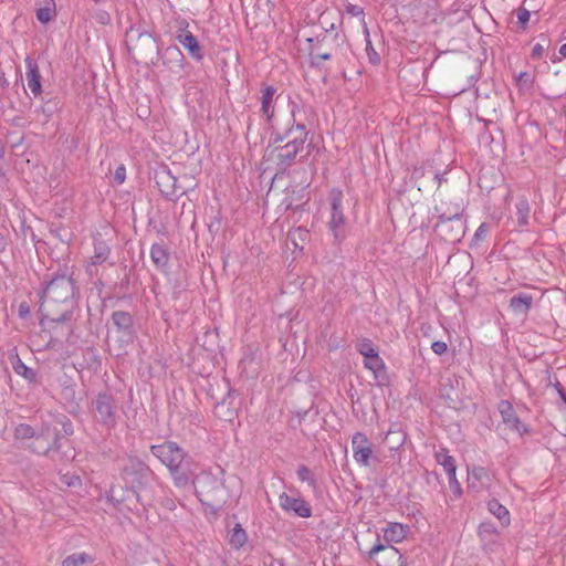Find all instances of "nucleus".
Masks as SVG:
<instances>
[{
    "label": "nucleus",
    "mask_w": 566,
    "mask_h": 566,
    "mask_svg": "<svg viewBox=\"0 0 566 566\" xmlns=\"http://www.w3.org/2000/svg\"><path fill=\"white\" fill-rule=\"evenodd\" d=\"M15 437L18 439H29V438L35 437L36 440H39L41 438H45L48 440V444L44 449L45 452L60 449V444H59L60 437H59V432L56 430H54L53 433L51 434L48 429L45 432L42 431L41 433L35 436V432L30 424L21 423L15 428Z\"/></svg>",
    "instance_id": "nucleus-10"
},
{
    "label": "nucleus",
    "mask_w": 566,
    "mask_h": 566,
    "mask_svg": "<svg viewBox=\"0 0 566 566\" xmlns=\"http://www.w3.org/2000/svg\"><path fill=\"white\" fill-rule=\"evenodd\" d=\"M150 256L159 269H164L168 264L169 256L167 250H150Z\"/></svg>",
    "instance_id": "nucleus-35"
},
{
    "label": "nucleus",
    "mask_w": 566,
    "mask_h": 566,
    "mask_svg": "<svg viewBox=\"0 0 566 566\" xmlns=\"http://www.w3.org/2000/svg\"><path fill=\"white\" fill-rule=\"evenodd\" d=\"M431 349L437 355H443L448 350V345L446 342L436 340L431 344Z\"/></svg>",
    "instance_id": "nucleus-41"
},
{
    "label": "nucleus",
    "mask_w": 566,
    "mask_h": 566,
    "mask_svg": "<svg viewBox=\"0 0 566 566\" xmlns=\"http://www.w3.org/2000/svg\"><path fill=\"white\" fill-rule=\"evenodd\" d=\"M276 94V88L272 85H266L261 90V113L265 117L268 123H271L274 117V95Z\"/></svg>",
    "instance_id": "nucleus-16"
},
{
    "label": "nucleus",
    "mask_w": 566,
    "mask_h": 566,
    "mask_svg": "<svg viewBox=\"0 0 566 566\" xmlns=\"http://www.w3.org/2000/svg\"><path fill=\"white\" fill-rule=\"evenodd\" d=\"M447 476H448L449 485H450V489L452 490V492L457 495H461L462 490H461V485L457 479L455 473L453 474V478H452V475H447Z\"/></svg>",
    "instance_id": "nucleus-42"
},
{
    "label": "nucleus",
    "mask_w": 566,
    "mask_h": 566,
    "mask_svg": "<svg viewBox=\"0 0 566 566\" xmlns=\"http://www.w3.org/2000/svg\"><path fill=\"white\" fill-rule=\"evenodd\" d=\"M64 319H65V316L63 315V316H61V317H57L55 321H56V322H62V321H64Z\"/></svg>",
    "instance_id": "nucleus-61"
},
{
    "label": "nucleus",
    "mask_w": 566,
    "mask_h": 566,
    "mask_svg": "<svg viewBox=\"0 0 566 566\" xmlns=\"http://www.w3.org/2000/svg\"><path fill=\"white\" fill-rule=\"evenodd\" d=\"M559 54L562 56H566V43H564L560 48H559Z\"/></svg>",
    "instance_id": "nucleus-58"
},
{
    "label": "nucleus",
    "mask_w": 566,
    "mask_h": 566,
    "mask_svg": "<svg viewBox=\"0 0 566 566\" xmlns=\"http://www.w3.org/2000/svg\"><path fill=\"white\" fill-rule=\"evenodd\" d=\"M163 62L169 69H184L185 56L181 50L172 44L165 49L161 55Z\"/></svg>",
    "instance_id": "nucleus-18"
},
{
    "label": "nucleus",
    "mask_w": 566,
    "mask_h": 566,
    "mask_svg": "<svg viewBox=\"0 0 566 566\" xmlns=\"http://www.w3.org/2000/svg\"><path fill=\"white\" fill-rule=\"evenodd\" d=\"M343 198L342 190L333 188L329 191L331 219L328 221V229L334 237V244L343 243L348 234V226L343 212Z\"/></svg>",
    "instance_id": "nucleus-4"
},
{
    "label": "nucleus",
    "mask_w": 566,
    "mask_h": 566,
    "mask_svg": "<svg viewBox=\"0 0 566 566\" xmlns=\"http://www.w3.org/2000/svg\"><path fill=\"white\" fill-rule=\"evenodd\" d=\"M296 474L300 481L306 482L312 488L316 486V480L314 478V474L307 467H298Z\"/></svg>",
    "instance_id": "nucleus-34"
},
{
    "label": "nucleus",
    "mask_w": 566,
    "mask_h": 566,
    "mask_svg": "<svg viewBox=\"0 0 566 566\" xmlns=\"http://www.w3.org/2000/svg\"><path fill=\"white\" fill-rule=\"evenodd\" d=\"M352 450L355 462L360 467H368L373 457V446L363 432H355L352 437Z\"/></svg>",
    "instance_id": "nucleus-8"
},
{
    "label": "nucleus",
    "mask_w": 566,
    "mask_h": 566,
    "mask_svg": "<svg viewBox=\"0 0 566 566\" xmlns=\"http://www.w3.org/2000/svg\"><path fill=\"white\" fill-rule=\"evenodd\" d=\"M113 323L122 331H129L133 326V316L123 311H116L112 315Z\"/></svg>",
    "instance_id": "nucleus-25"
},
{
    "label": "nucleus",
    "mask_w": 566,
    "mask_h": 566,
    "mask_svg": "<svg viewBox=\"0 0 566 566\" xmlns=\"http://www.w3.org/2000/svg\"><path fill=\"white\" fill-rule=\"evenodd\" d=\"M426 175V170L421 167H416L413 170H412V174H411V179H413L415 181L419 180L420 178L424 177Z\"/></svg>",
    "instance_id": "nucleus-48"
},
{
    "label": "nucleus",
    "mask_w": 566,
    "mask_h": 566,
    "mask_svg": "<svg viewBox=\"0 0 566 566\" xmlns=\"http://www.w3.org/2000/svg\"><path fill=\"white\" fill-rule=\"evenodd\" d=\"M544 51H545V46L541 43H536L532 49L531 59L539 60L543 56Z\"/></svg>",
    "instance_id": "nucleus-44"
},
{
    "label": "nucleus",
    "mask_w": 566,
    "mask_h": 566,
    "mask_svg": "<svg viewBox=\"0 0 566 566\" xmlns=\"http://www.w3.org/2000/svg\"><path fill=\"white\" fill-rule=\"evenodd\" d=\"M499 411L501 413L503 422L511 430L517 432L520 436H523L528 432L527 426H525L516 416L513 406L509 401H501L499 405Z\"/></svg>",
    "instance_id": "nucleus-12"
},
{
    "label": "nucleus",
    "mask_w": 566,
    "mask_h": 566,
    "mask_svg": "<svg viewBox=\"0 0 566 566\" xmlns=\"http://www.w3.org/2000/svg\"><path fill=\"white\" fill-rule=\"evenodd\" d=\"M530 17H531V13L527 9L525 8H520L517 10V22L521 27V29L525 30L526 28V24L530 20Z\"/></svg>",
    "instance_id": "nucleus-39"
},
{
    "label": "nucleus",
    "mask_w": 566,
    "mask_h": 566,
    "mask_svg": "<svg viewBox=\"0 0 566 566\" xmlns=\"http://www.w3.org/2000/svg\"><path fill=\"white\" fill-rule=\"evenodd\" d=\"M50 104H51V102H50V101H48V102H46V103H44V104H43V106H42V112H43L44 114H46L48 116H51V115L53 114L54 108H55V106H56V103H54V106H51Z\"/></svg>",
    "instance_id": "nucleus-49"
},
{
    "label": "nucleus",
    "mask_w": 566,
    "mask_h": 566,
    "mask_svg": "<svg viewBox=\"0 0 566 566\" xmlns=\"http://www.w3.org/2000/svg\"><path fill=\"white\" fill-rule=\"evenodd\" d=\"M156 184L161 195L170 200L177 198V178L174 177L170 170L164 168L155 175Z\"/></svg>",
    "instance_id": "nucleus-13"
},
{
    "label": "nucleus",
    "mask_w": 566,
    "mask_h": 566,
    "mask_svg": "<svg viewBox=\"0 0 566 566\" xmlns=\"http://www.w3.org/2000/svg\"><path fill=\"white\" fill-rule=\"evenodd\" d=\"M106 500L111 502L114 505H118L119 501L114 497V489L111 488L109 491L106 493Z\"/></svg>",
    "instance_id": "nucleus-50"
},
{
    "label": "nucleus",
    "mask_w": 566,
    "mask_h": 566,
    "mask_svg": "<svg viewBox=\"0 0 566 566\" xmlns=\"http://www.w3.org/2000/svg\"><path fill=\"white\" fill-rule=\"evenodd\" d=\"M139 471L145 475H154V472L143 462L139 463Z\"/></svg>",
    "instance_id": "nucleus-51"
},
{
    "label": "nucleus",
    "mask_w": 566,
    "mask_h": 566,
    "mask_svg": "<svg viewBox=\"0 0 566 566\" xmlns=\"http://www.w3.org/2000/svg\"><path fill=\"white\" fill-rule=\"evenodd\" d=\"M64 483H66L69 486H75L80 483V479L77 476H72L69 480H64Z\"/></svg>",
    "instance_id": "nucleus-53"
},
{
    "label": "nucleus",
    "mask_w": 566,
    "mask_h": 566,
    "mask_svg": "<svg viewBox=\"0 0 566 566\" xmlns=\"http://www.w3.org/2000/svg\"><path fill=\"white\" fill-rule=\"evenodd\" d=\"M534 78L527 72H521L516 76V85L522 92H530L533 88Z\"/></svg>",
    "instance_id": "nucleus-33"
},
{
    "label": "nucleus",
    "mask_w": 566,
    "mask_h": 566,
    "mask_svg": "<svg viewBox=\"0 0 566 566\" xmlns=\"http://www.w3.org/2000/svg\"><path fill=\"white\" fill-rule=\"evenodd\" d=\"M269 124H270V127H272L271 132H272L273 129H275V128H276V127H273L272 122H271V123H269Z\"/></svg>",
    "instance_id": "nucleus-63"
},
{
    "label": "nucleus",
    "mask_w": 566,
    "mask_h": 566,
    "mask_svg": "<svg viewBox=\"0 0 566 566\" xmlns=\"http://www.w3.org/2000/svg\"><path fill=\"white\" fill-rule=\"evenodd\" d=\"M338 34H332L327 29L314 38H308V52H321L328 50L331 46H337Z\"/></svg>",
    "instance_id": "nucleus-15"
},
{
    "label": "nucleus",
    "mask_w": 566,
    "mask_h": 566,
    "mask_svg": "<svg viewBox=\"0 0 566 566\" xmlns=\"http://www.w3.org/2000/svg\"><path fill=\"white\" fill-rule=\"evenodd\" d=\"M436 210L439 213V220H455L461 219L463 206L461 202L441 201V203L436 207Z\"/></svg>",
    "instance_id": "nucleus-19"
},
{
    "label": "nucleus",
    "mask_w": 566,
    "mask_h": 566,
    "mask_svg": "<svg viewBox=\"0 0 566 566\" xmlns=\"http://www.w3.org/2000/svg\"><path fill=\"white\" fill-rule=\"evenodd\" d=\"M289 108L290 119L286 126L275 128L270 134L269 147L275 146L270 155L274 158L277 174H285L296 164L308 136V130L301 118L302 113H305V105L290 101Z\"/></svg>",
    "instance_id": "nucleus-1"
},
{
    "label": "nucleus",
    "mask_w": 566,
    "mask_h": 566,
    "mask_svg": "<svg viewBox=\"0 0 566 566\" xmlns=\"http://www.w3.org/2000/svg\"><path fill=\"white\" fill-rule=\"evenodd\" d=\"M310 237V232L303 228H297L289 232L287 238L294 245V248H303L298 243L301 241L302 243H305L307 238Z\"/></svg>",
    "instance_id": "nucleus-30"
},
{
    "label": "nucleus",
    "mask_w": 566,
    "mask_h": 566,
    "mask_svg": "<svg viewBox=\"0 0 566 566\" xmlns=\"http://www.w3.org/2000/svg\"><path fill=\"white\" fill-rule=\"evenodd\" d=\"M96 20L101 24H108L111 22V17L106 11H99L96 13Z\"/></svg>",
    "instance_id": "nucleus-46"
},
{
    "label": "nucleus",
    "mask_w": 566,
    "mask_h": 566,
    "mask_svg": "<svg viewBox=\"0 0 566 566\" xmlns=\"http://www.w3.org/2000/svg\"><path fill=\"white\" fill-rule=\"evenodd\" d=\"M96 419L108 429L117 423V416L114 407V399L111 395L99 392L94 400Z\"/></svg>",
    "instance_id": "nucleus-7"
},
{
    "label": "nucleus",
    "mask_w": 566,
    "mask_h": 566,
    "mask_svg": "<svg viewBox=\"0 0 566 566\" xmlns=\"http://www.w3.org/2000/svg\"><path fill=\"white\" fill-rule=\"evenodd\" d=\"M364 366L370 370L376 378H378L386 370V365L379 353L374 354L367 358H364Z\"/></svg>",
    "instance_id": "nucleus-24"
},
{
    "label": "nucleus",
    "mask_w": 566,
    "mask_h": 566,
    "mask_svg": "<svg viewBox=\"0 0 566 566\" xmlns=\"http://www.w3.org/2000/svg\"><path fill=\"white\" fill-rule=\"evenodd\" d=\"M13 369H14L15 374H18L19 376H22L30 382L35 381V379H36V373L32 368L28 367L21 359H18L13 364Z\"/></svg>",
    "instance_id": "nucleus-29"
},
{
    "label": "nucleus",
    "mask_w": 566,
    "mask_h": 566,
    "mask_svg": "<svg viewBox=\"0 0 566 566\" xmlns=\"http://www.w3.org/2000/svg\"><path fill=\"white\" fill-rule=\"evenodd\" d=\"M63 430L66 434L73 433V426H72L71 421L67 420L63 423Z\"/></svg>",
    "instance_id": "nucleus-52"
},
{
    "label": "nucleus",
    "mask_w": 566,
    "mask_h": 566,
    "mask_svg": "<svg viewBox=\"0 0 566 566\" xmlns=\"http://www.w3.org/2000/svg\"><path fill=\"white\" fill-rule=\"evenodd\" d=\"M560 397L566 402V395L563 391H560ZM565 436H566V428H565Z\"/></svg>",
    "instance_id": "nucleus-60"
},
{
    "label": "nucleus",
    "mask_w": 566,
    "mask_h": 566,
    "mask_svg": "<svg viewBox=\"0 0 566 566\" xmlns=\"http://www.w3.org/2000/svg\"><path fill=\"white\" fill-rule=\"evenodd\" d=\"M357 350L360 355L364 356V358H367V357L373 356L374 354L378 353L374 343L368 338H364V339L359 340V343L357 344Z\"/></svg>",
    "instance_id": "nucleus-32"
},
{
    "label": "nucleus",
    "mask_w": 566,
    "mask_h": 566,
    "mask_svg": "<svg viewBox=\"0 0 566 566\" xmlns=\"http://www.w3.org/2000/svg\"><path fill=\"white\" fill-rule=\"evenodd\" d=\"M4 154H6V146L2 143V140L0 139V159H2L4 157Z\"/></svg>",
    "instance_id": "nucleus-56"
},
{
    "label": "nucleus",
    "mask_w": 566,
    "mask_h": 566,
    "mask_svg": "<svg viewBox=\"0 0 566 566\" xmlns=\"http://www.w3.org/2000/svg\"><path fill=\"white\" fill-rule=\"evenodd\" d=\"M91 560L90 555L86 553H75L65 557L62 566H80Z\"/></svg>",
    "instance_id": "nucleus-31"
},
{
    "label": "nucleus",
    "mask_w": 566,
    "mask_h": 566,
    "mask_svg": "<svg viewBox=\"0 0 566 566\" xmlns=\"http://www.w3.org/2000/svg\"><path fill=\"white\" fill-rule=\"evenodd\" d=\"M436 237L440 243L455 245L461 242L465 233V224L462 219L439 220L434 227Z\"/></svg>",
    "instance_id": "nucleus-6"
},
{
    "label": "nucleus",
    "mask_w": 566,
    "mask_h": 566,
    "mask_svg": "<svg viewBox=\"0 0 566 566\" xmlns=\"http://www.w3.org/2000/svg\"><path fill=\"white\" fill-rule=\"evenodd\" d=\"M0 85H1L2 87H4V86H7V85H8V81H7V78L4 77V74H3V73H2V74H0Z\"/></svg>",
    "instance_id": "nucleus-57"
},
{
    "label": "nucleus",
    "mask_w": 566,
    "mask_h": 566,
    "mask_svg": "<svg viewBox=\"0 0 566 566\" xmlns=\"http://www.w3.org/2000/svg\"><path fill=\"white\" fill-rule=\"evenodd\" d=\"M155 248H159V245H158L157 243H154V244L151 245V249H155Z\"/></svg>",
    "instance_id": "nucleus-62"
},
{
    "label": "nucleus",
    "mask_w": 566,
    "mask_h": 566,
    "mask_svg": "<svg viewBox=\"0 0 566 566\" xmlns=\"http://www.w3.org/2000/svg\"><path fill=\"white\" fill-rule=\"evenodd\" d=\"M128 36L132 43L136 36V42L133 44L130 50L135 51L140 60H144L145 62L149 60L153 62V56L159 54V48L156 39L148 31L130 29Z\"/></svg>",
    "instance_id": "nucleus-5"
},
{
    "label": "nucleus",
    "mask_w": 566,
    "mask_h": 566,
    "mask_svg": "<svg viewBox=\"0 0 566 566\" xmlns=\"http://www.w3.org/2000/svg\"><path fill=\"white\" fill-rule=\"evenodd\" d=\"M19 313L20 316L23 317L25 314L29 313V307L25 304L20 305Z\"/></svg>",
    "instance_id": "nucleus-55"
},
{
    "label": "nucleus",
    "mask_w": 566,
    "mask_h": 566,
    "mask_svg": "<svg viewBox=\"0 0 566 566\" xmlns=\"http://www.w3.org/2000/svg\"><path fill=\"white\" fill-rule=\"evenodd\" d=\"M230 545L235 548V549H239L241 548L245 542H247V533L241 527L240 524H237L231 534H230Z\"/></svg>",
    "instance_id": "nucleus-27"
},
{
    "label": "nucleus",
    "mask_w": 566,
    "mask_h": 566,
    "mask_svg": "<svg viewBox=\"0 0 566 566\" xmlns=\"http://www.w3.org/2000/svg\"><path fill=\"white\" fill-rule=\"evenodd\" d=\"M364 33H365V36H366V50H367V53H368V56H369V61L375 64V63H377L379 61V55L374 50V48L371 45V41L369 39V31H368L366 25H365V29H364Z\"/></svg>",
    "instance_id": "nucleus-37"
},
{
    "label": "nucleus",
    "mask_w": 566,
    "mask_h": 566,
    "mask_svg": "<svg viewBox=\"0 0 566 566\" xmlns=\"http://www.w3.org/2000/svg\"><path fill=\"white\" fill-rule=\"evenodd\" d=\"M74 295V283L70 276L56 275L42 290L40 310L50 303H66Z\"/></svg>",
    "instance_id": "nucleus-3"
},
{
    "label": "nucleus",
    "mask_w": 566,
    "mask_h": 566,
    "mask_svg": "<svg viewBox=\"0 0 566 566\" xmlns=\"http://www.w3.org/2000/svg\"><path fill=\"white\" fill-rule=\"evenodd\" d=\"M199 482V479L197 478L196 480H193V484H195V488H196V495L197 497L199 499V501L201 503H205L203 499H202V493L198 490L197 488V483Z\"/></svg>",
    "instance_id": "nucleus-54"
},
{
    "label": "nucleus",
    "mask_w": 566,
    "mask_h": 566,
    "mask_svg": "<svg viewBox=\"0 0 566 566\" xmlns=\"http://www.w3.org/2000/svg\"><path fill=\"white\" fill-rule=\"evenodd\" d=\"M428 172L431 174L433 180L437 184V187H440L443 181H447V179L444 177L446 174H439V172L431 171V170H429Z\"/></svg>",
    "instance_id": "nucleus-47"
},
{
    "label": "nucleus",
    "mask_w": 566,
    "mask_h": 566,
    "mask_svg": "<svg viewBox=\"0 0 566 566\" xmlns=\"http://www.w3.org/2000/svg\"><path fill=\"white\" fill-rule=\"evenodd\" d=\"M125 178H126V169L125 167L122 165L119 167H117V169L115 170V174H114V180L120 185L125 181Z\"/></svg>",
    "instance_id": "nucleus-45"
},
{
    "label": "nucleus",
    "mask_w": 566,
    "mask_h": 566,
    "mask_svg": "<svg viewBox=\"0 0 566 566\" xmlns=\"http://www.w3.org/2000/svg\"><path fill=\"white\" fill-rule=\"evenodd\" d=\"M176 40L188 51L190 57L201 62L205 57L203 48L198 39L186 28H179L176 32Z\"/></svg>",
    "instance_id": "nucleus-11"
},
{
    "label": "nucleus",
    "mask_w": 566,
    "mask_h": 566,
    "mask_svg": "<svg viewBox=\"0 0 566 566\" xmlns=\"http://www.w3.org/2000/svg\"><path fill=\"white\" fill-rule=\"evenodd\" d=\"M407 535V527L401 523H389L384 528V538L387 543H400Z\"/></svg>",
    "instance_id": "nucleus-21"
},
{
    "label": "nucleus",
    "mask_w": 566,
    "mask_h": 566,
    "mask_svg": "<svg viewBox=\"0 0 566 566\" xmlns=\"http://www.w3.org/2000/svg\"><path fill=\"white\" fill-rule=\"evenodd\" d=\"M488 510L493 514L503 526H509L511 523V515L509 510L502 505L496 499L488 502Z\"/></svg>",
    "instance_id": "nucleus-23"
},
{
    "label": "nucleus",
    "mask_w": 566,
    "mask_h": 566,
    "mask_svg": "<svg viewBox=\"0 0 566 566\" xmlns=\"http://www.w3.org/2000/svg\"><path fill=\"white\" fill-rule=\"evenodd\" d=\"M490 227L486 223H482L475 231L473 235V242L476 244L480 241L484 240L489 234Z\"/></svg>",
    "instance_id": "nucleus-38"
},
{
    "label": "nucleus",
    "mask_w": 566,
    "mask_h": 566,
    "mask_svg": "<svg viewBox=\"0 0 566 566\" xmlns=\"http://www.w3.org/2000/svg\"><path fill=\"white\" fill-rule=\"evenodd\" d=\"M25 64L28 86L34 95V97H38L42 93L41 74L39 71V66L33 60L29 57L25 60Z\"/></svg>",
    "instance_id": "nucleus-17"
},
{
    "label": "nucleus",
    "mask_w": 566,
    "mask_h": 566,
    "mask_svg": "<svg viewBox=\"0 0 566 566\" xmlns=\"http://www.w3.org/2000/svg\"><path fill=\"white\" fill-rule=\"evenodd\" d=\"M105 251H106V250H104L103 252L98 253V254L96 255V259H97V260H99V259H102V258H103V259H105V255H104V252H105Z\"/></svg>",
    "instance_id": "nucleus-59"
},
{
    "label": "nucleus",
    "mask_w": 566,
    "mask_h": 566,
    "mask_svg": "<svg viewBox=\"0 0 566 566\" xmlns=\"http://www.w3.org/2000/svg\"><path fill=\"white\" fill-rule=\"evenodd\" d=\"M55 14V3L54 0H49L46 2V6L43 8H39L36 10V19L43 23L46 24L53 19V15Z\"/></svg>",
    "instance_id": "nucleus-28"
},
{
    "label": "nucleus",
    "mask_w": 566,
    "mask_h": 566,
    "mask_svg": "<svg viewBox=\"0 0 566 566\" xmlns=\"http://www.w3.org/2000/svg\"><path fill=\"white\" fill-rule=\"evenodd\" d=\"M438 464L443 467L447 475H452L457 472L455 460L449 454L446 448H440L434 454Z\"/></svg>",
    "instance_id": "nucleus-22"
},
{
    "label": "nucleus",
    "mask_w": 566,
    "mask_h": 566,
    "mask_svg": "<svg viewBox=\"0 0 566 566\" xmlns=\"http://www.w3.org/2000/svg\"><path fill=\"white\" fill-rule=\"evenodd\" d=\"M150 451L168 470L178 489L186 488L190 482V473L181 471L187 452L174 441H165L150 447Z\"/></svg>",
    "instance_id": "nucleus-2"
},
{
    "label": "nucleus",
    "mask_w": 566,
    "mask_h": 566,
    "mask_svg": "<svg viewBox=\"0 0 566 566\" xmlns=\"http://www.w3.org/2000/svg\"><path fill=\"white\" fill-rule=\"evenodd\" d=\"M531 206L526 197H520L515 203V212L511 216L513 230H524L528 226Z\"/></svg>",
    "instance_id": "nucleus-14"
},
{
    "label": "nucleus",
    "mask_w": 566,
    "mask_h": 566,
    "mask_svg": "<svg viewBox=\"0 0 566 566\" xmlns=\"http://www.w3.org/2000/svg\"><path fill=\"white\" fill-rule=\"evenodd\" d=\"M346 12L353 17L364 15V9L357 4L348 3L346 6Z\"/></svg>",
    "instance_id": "nucleus-43"
},
{
    "label": "nucleus",
    "mask_w": 566,
    "mask_h": 566,
    "mask_svg": "<svg viewBox=\"0 0 566 566\" xmlns=\"http://www.w3.org/2000/svg\"><path fill=\"white\" fill-rule=\"evenodd\" d=\"M533 304V296L527 293H518L511 297L510 308L515 314H527Z\"/></svg>",
    "instance_id": "nucleus-20"
},
{
    "label": "nucleus",
    "mask_w": 566,
    "mask_h": 566,
    "mask_svg": "<svg viewBox=\"0 0 566 566\" xmlns=\"http://www.w3.org/2000/svg\"><path fill=\"white\" fill-rule=\"evenodd\" d=\"M335 49L336 46H331L328 48V50H324L321 52H308L310 66L314 69H321V62L329 60Z\"/></svg>",
    "instance_id": "nucleus-26"
},
{
    "label": "nucleus",
    "mask_w": 566,
    "mask_h": 566,
    "mask_svg": "<svg viewBox=\"0 0 566 566\" xmlns=\"http://www.w3.org/2000/svg\"><path fill=\"white\" fill-rule=\"evenodd\" d=\"M279 505L285 513H292L297 517L308 518L312 516V509L301 496H291L287 493L279 495Z\"/></svg>",
    "instance_id": "nucleus-9"
},
{
    "label": "nucleus",
    "mask_w": 566,
    "mask_h": 566,
    "mask_svg": "<svg viewBox=\"0 0 566 566\" xmlns=\"http://www.w3.org/2000/svg\"><path fill=\"white\" fill-rule=\"evenodd\" d=\"M385 549H387V551L389 552V554H390L392 557H395V556L400 557V556H399V552H398V549H396V548H395V547H392V546H386V545H384V544H381V543L375 544V545L370 548V551H369V557H370V558H373V557H374L375 555H377L379 552L385 551Z\"/></svg>",
    "instance_id": "nucleus-36"
},
{
    "label": "nucleus",
    "mask_w": 566,
    "mask_h": 566,
    "mask_svg": "<svg viewBox=\"0 0 566 566\" xmlns=\"http://www.w3.org/2000/svg\"><path fill=\"white\" fill-rule=\"evenodd\" d=\"M208 230L210 233H218L221 230V218L219 213L212 216L208 223Z\"/></svg>",
    "instance_id": "nucleus-40"
}]
</instances>
